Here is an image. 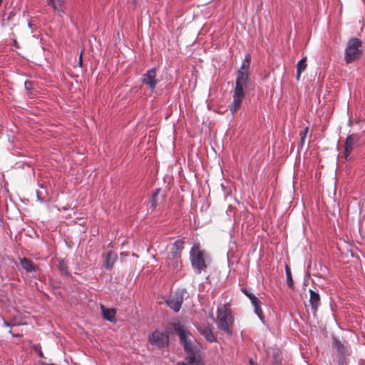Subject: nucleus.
I'll list each match as a JSON object with an SVG mask.
<instances>
[{
  "instance_id": "obj_1",
  "label": "nucleus",
  "mask_w": 365,
  "mask_h": 365,
  "mask_svg": "<svg viewBox=\"0 0 365 365\" xmlns=\"http://www.w3.org/2000/svg\"><path fill=\"white\" fill-rule=\"evenodd\" d=\"M174 329L178 334L187 354L185 359L175 365H205L200 356L201 346L187 329L180 323H176L174 324Z\"/></svg>"
},
{
  "instance_id": "obj_2",
  "label": "nucleus",
  "mask_w": 365,
  "mask_h": 365,
  "mask_svg": "<svg viewBox=\"0 0 365 365\" xmlns=\"http://www.w3.org/2000/svg\"><path fill=\"white\" fill-rule=\"evenodd\" d=\"M215 322L217 328L223 333L229 336L232 334L234 317L229 305L223 304L217 307Z\"/></svg>"
},
{
  "instance_id": "obj_3",
  "label": "nucleus",
  "mask_w": 365,
  "mask_h": 365,
  "mask_svg": "<svg viewBox=\"0 0 365 365\" xmlns=\"http://www.w3.org/2000/svg\"><path fill=\"white\" fill-rule=\"evenodd\" d=\"M361 47L362 41L357 38L348 41L344 52V60L346 63H351L361 56L363 53Z\"/></svg>"
},
{
  "instance_id": "obj_4",
  "label": "nucleus",
  "mask_w": 365,
  "mask_h": 365,
  "mask_svg": "<svg viewBox=\"0 0 365 365\" xmlns=\"http://www.w3.org/2000/svg\"><path fill=\"white\" fill-rule=\"evenodd\" d=\"M184 242L182 240H176L172 248L170 254L167 258V263L169 266L173 267L174 269H179L181 266L180 257L181 252L183 249Z\"/></svg>"
},
{
  "instance_id": "obj_5",
  "label": "nucleus",
  "mask_w": 365,
  "mask_h": 365,
  "mask_svg": "<svg viewBox=\"0 0 365 365\" xmlns=\"http://www.w3.org/2000/svg\"><path fill=\"white\" fill-rule=\"evenodd\" d=\"M190 260L192 267L200 273L206 267L204 257V252L200 250L199 244H195L192 247L190 252Z\"/></svg>"
},
{
  "instance_id": "obj_6",
  "label": "nucleus",
  "mask_w": 365,
  "mask_h": 365,
  "mask_svg": "<svg viewBox=\"0 0 365 365\" xmlns=\"http://www.w3.org/2000/svg\"><path fill=\"white\" fill-rule=\"evenodd\" d=\"M186 291L185 289L178 290L174 295L170 296L167 300V304L175 312H178L184 300Z\"/></svg>"
},
{
  "instance_id": "obj_7",
  "label": "nucleus",
  "mask_w": 365,
  "mask_h": 365,
  "mask_svg": "<svg viewBox=\"0 0 365 365\" xmlns=\"http://www.w3.org/2000/svg\"><path fill=\"white\" fill-rule=\"evenodd\" d=\"M150 344L157 347H163L168 344V337L163 332L155 331L149 336Z\"/></svg>"
},
{
  "instance_id": "obj_8",
  "label": "nucleus",
  "mask_w": 365,
  "mask_h": 365,
  "mask_svg": "<svg viewBox=\"0 0 365 365\" xmlns=\"http://www.w3.org/2000/svg\"><path fill=\"white\" fill-rule=\"evenodd\" d=\"M244 98V91L235 88L233 93V101L230 106V110L232 114L236 113L241 108Z\"/></svg>"
},
{
  "instance_id": "obj_9",
  "label": "nucleus",
  "mask_w": 365,
  "mask_h": 365,
  "mask_svg": "<svg viewBox=\"0 0 365 365\" xmlns=\"http://www.w3.org/2000/svg\"><path fill=\"white\" fill-rule=\"evenodd\" d=\"M143 83L148 85L153 91L157 84L156 72L154 68L148 70L143 76Z\"/></svg>"
},
{
  "instance_id": "obj_10",
  "label": "nucleus",
  "mask_w": 365,
  "mask_h": 365,
  "mask_svg": "<svg viewBox=\"0 0 365 365\" xmlns=\"http://www.w3.org/2000/svg\"><path fill=\"white\" fill-rule=\"evenodd\" d=\"M359 137L356 134H351L348 135L345 142V151L344 155L346 160H348L349 156L354 148V145L359 140Z\"/></svg>"
},
{
  "instance_id": "obj_11",
  "label": "nucleus",
  "mask_w": 365,
  "mask_h": 365,
  "mask_svg": "<svg viewBox=\"0 0 365 365\" xmlns=\"http://www.w3.org/2000/svg\"><path fill=\"white\" fill-rule=\"evenodd\" d=\"M248 77L249 72L238 71L235 88L245 91L247 87Z\"/></svg>"
},
{
  "instance_id": "obj_12",
  "label": "nucleus",
  "mask_w": 365,
  "mask_h": 365,
  "mask_svg": "<svg viewBox=\"0 0 365 365\" xmlns=\"http://www.w3.org/2000/svg\"><path fill=\"white\" fill-rule=\"evenodd\" d=\"M243 292L248 297V298L250 299L252 305L255 307V312L256 314L262 319V309L259 305V302L257 299V297L252 293L249 292L248 291L243 289Z\"/></svg>"
},
{
  "instance_id": "obj_13",
  "label": "nucleus",
  "mask_w": 365,
  "mask_h": 365,
  "mask_svg": "<svg viewBox=\"0 0 365 365\" xmlns=\"http://www.w3.org/2000/svg\"><path fill=\"white\" fill-rule=\"evenodd\" d=\"M199 331L207 341L214 342L216 341V335L210 325L200 327Z\"/></svg>"
},
{
  "instance_id": "obj_14",
  "label": "nucleus",
  "mask_w": 365,
  "mask_h": 365,
  "mask_svg": "<svg viewBox=\"0 0 365 365\" xmlns=\"http://www.w3.org/2000/svg\"><path fill=\"white\" fill-rule=\"evenodd\" d=\"M309 303L314 312H317L320 305V296L317 292L310 289Z\"/></svg>"
},
{
  "instance_id": "obj_15",
  "label": "nucleus",
  "mask_w": 365,
  "mask_h": 365,
  "mask_svg": "<svg viewBox=\"0 0 365 365\" xmlns=\"http://www.w3.org/2000/svg\"><path fill=\"white\" fill-rule=\"evenodd\" d=\"M102 314L105 319L113 322H115L116 311L114 309H107L103 305L101 306Z\"/></svg>"
},
{
  "instance_id": "obj_16",
  "label": "nucleus",
  "mask_w": 365,
  "mask_h": 365,
  "mask_svg": "<svg viewBox=\"0 0 365 365\" xmlns=\"http://www.w3.org/2000/svg\"><path fill=\"white\" fill-rule=\"evenodd\" d=\"M47 4L52 6V8L58 12L60 16L64 14L63 11V0H46Z\"/></svg>"
},
{
  "instance_id": "obj_17",
  "label": "nucleus",
  "mask_w": 365,
  "mask_h": 365,
  "mask_svg": "<svg viewBox=\"0 0 365 365\" xmlns=\"http://www.w3.org/2000/svg\"><path fill=\"white\" fill-rule=\"evenodd\" d=\"M307 66V57H304L297 63L296 75V78L297 81L300 80L301 73L306 70Z\"/></svg>"
},
{
  "instance_id": "obj_18",
  "label": "nucleus",
  "mask_w": 365,
  "mask_h": 365,
  "mask_svg": "<svg viewBox=\"0 0 365 365\" xmlns=\"http://www.w3.org/2000/svg\"><path fill=\"white\" fill-rule=\"evenodd\" d=\"M21 264L26 272L36 271V267L34 265L32 262L26 258H23L21 259Z\"/></svg>"
},
{
  "instance_id": "obj_19",
  "label": "nucleus",
  "mask_w": 365,
  "mask_h": 365,
  "mask_svg": "<svg viewBox=\"0 0 365 365\" xmlns=\"http://www.w3.org/2000/svg\"><path fill=\"white\" fill-rule=\"evenodd\" d=\"M116 259V255L111 252H108L106 255V262L105 264V266L108 269L112 268L114 261Z\"/></svg>"
},
{
  "instance_id": "obj_20",
  "label": "nucleus",
  "mask_w": 365,
  "mask_h": 365,
  "mask_svg": "<svg viewBox=\"0 0 365 365\" xmlns=\"http://www.w3.org/2000/svg\"><path fill=\"white\" fill-rule=\"evenodd\" d=\"M250 61H251L250 56V55H247L245 56V60L243 61V62L242 63L241 68H240V70L238 71L249 72Z\"/></svg>"
},
{
  "instance_id": "obj_21",
  "label": "nucleus",
  "mask_w": 365,
  "mask_h": 365,
  "mask_svg": "<svg viewBox=\"0 0 365 365\" xmlns=\"http://www.w3.org/2000/svg\"><path fill=\"white\" fill-rule=\"evenodd\" d=\"M285 271H286V275H287V284L290 288H294V282L292 279L291 270L287 265H286Z\"/></svg>"
},
{
  "instance_id": "obj_22",
  "label": "nucleus",
  "mask_w": 365,
  "mask_h": 365,
  "mask_svg": "<svg viewBox=\"0 0 365 365\" xmlns=\"http://www.w3.org/2000/svg\"><path fill=\"white\" fill-rule=\"evenodd\" d=\"M160 192V189H157L155 192L153 194L152 199L150 200L151 207L155 209L158 204V195Z\"/></svg>"
},
{
  "instance_id": "obj_23",
  "label": "nucleus",
  "mask_w": 365,
  "mask_h": 365,
  "mask_svg": "<svg viewBox=\"0 0 365 365\" xmlns=\"http://www.w3.org/2000/svg\"><path fill=\"white\" fill-rule=\"evenodd\" d=\"M307 132H308V128H304V132H302V133H300L302 143H304V139H305V137H306V135H307Z\"/></svg>"
},
{
  "instance_id": "obj_24",
  "label": "nucleus",
  "mask_w": 365,
  "mask_h": 365,
  "mask_svg": "<svg viewBox=\"0 0 365 365\" xmlns=\"http://www.w3.org/2000/svg\"><path fill=\"white\" fill-rule=\"evenodd\" d=\"M335 344L339 351H341V349L343 348V345L341 344L339 341H336Z\"/></svg>"
},
{
  "instance_id": "obj_25",
  "label": "nucleus",
  "mask_w": 365,
  "mask_h": 365,
  "mask_svg": "<svg viewBox=\"0 0 365 365\" xmlns=\"http://www.w3.org/2000/svg\"><path fill=\"white\" fill-rule=\"evenodd\" d=\"M2 322H3V325L4 327H10V324L9 322H7L6 320H4V319H2Z\"/></svg>"
},
{
  "instance_id": "obj_26",
  "label": "nucleus",
  "mask_w": 365,
  "mask_h": 365,
  "mask_svg": "<svg viewBox=\"0 0 365 365\" xmlns=\"http://www.w3.org/2000/svg\"><path fill=\"white\" fill-rule=\"evenodd\" d=\"M12 336H14V337H19V336H20V335L19 334H12Z\"/></svg>"
},
{
  "instance_id": "obj_27",
  "label": "nucleus",
  "mask_w": 365,
  "mask_h": 365,
  "mask_svg": "<svg viewBox=\"0 0 365 365\" xmlns=\"http://www.w3.org/2000/svg\"><path fill=\"white\" fill-rule=\"evenodd\" d=\"M39 356H40L41 357H42V356H43L42 352H40V353H39Z\"/></svg>"
},
{
  "instance_id": "obj_28",
  "label": "nucleus",
  "mask_w": 365,
  "mask_h": 365,
  "mask_svg": "<svg viewBox=\"0 0 365 365\" xmlns=\"http://www.w3.org/2000/svg\"><path fill=\"white\" fill-rule=\"evenodd\" d=\"M9 331L10 334H13L11 329Z\"/></svg>"
},
{
  "instance_id": "obj_29",
  "label": "nucleus",
  "mask_w": 365,
  "mask_h": 365,
  "mask_svg": "<svg viewBox=\"0 0 365 365\" xmlns=\"http://www.w3.org/2000/svg\"><path fill=\"white\" fill-rule=\"evenodd\" d=\"M0 319H3L1 315H0Z\"/></svg>"
},
{
  "instance_id": "obj_30",
  "label": "nucleus",
  "mask_w": 365,
  "mask_h": 365,
  "mask_svg": "<svg viewBox=\"0 0 365 365\" xmlns=\"http://www.w3.org/2000/svg\"><path fill=\"white\" fill-rule=\"evenodd\" d=\"M252 365H256V364H252Z\"/></svg>"
}]
</instances>
